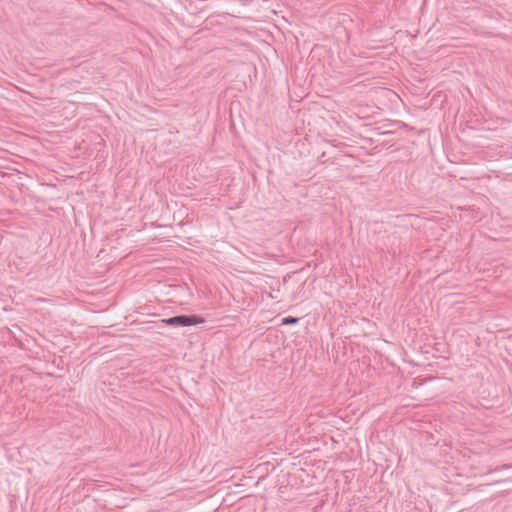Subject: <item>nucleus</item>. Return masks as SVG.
I'll return each mask as SVG.
<instances>
[{
	"mask_svg": "<svg viewBox=\"0 0 512 512\" xmlns=\"http://www.w3.org/2000/svg\"><path fill=\"white\" fill-rule=\"evenodd\" d=\"M162 322L168 326H194L204 322V319L195 315H177L174 317L163 319Z\"/></svg>",
	"mask_w": 512,
	"mask_h": 512,
	"instance_id": "obj_1",
	"label": "nucleus"
},
{
	"mask_svg": "<svg viewBox=\"0 0 512 512\" xmlns=\"http://www.w3.org/2000/svg\"><path fill=\"white\" fill-rule=\"evenodd\" d=\"M299 322V318L297 317H284L282 320H281V323L283 325H294V324H297Z\"/></svg>",
	"mask_w": 512,
	"mask_h": 512,
	"instance_id": "obj_2",
	"label": "nucleus"
},
{
	"mask_svg": "<svg viewBox=\"0 0 512 512\" xmlns=\"http://www.w3.org/2000/svg\"><path fill=\"white\" fill-rule=\"evenodd\" d=\"M512 468V465H509V464H504V465H501V466H498L496 467L495 469L493 470H490L489 473H493V472H499V471H503V470H508Z\"/></svg>",
	"mask_w": 512,
	"mask_h": 512,
	"instance_id": "obj_3",
	"label": "nucleus"
}]
</instances>
